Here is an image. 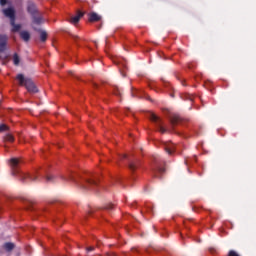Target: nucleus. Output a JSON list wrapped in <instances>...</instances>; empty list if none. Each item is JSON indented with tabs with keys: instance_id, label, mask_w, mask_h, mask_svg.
Instances as JSON below:
<instances>
[{
	"instance_id": "393cba45",
	"label": "nucleus",
	"mask_w": 256,
	"mask_h": 256,
	"mask_svg": "<svg viewBox=\"0 0 256 256\" xmlns=\"http://www.w3.org/2000/svg\"><path fill=\"white\" fill-rule=\"evenodd\" d=\"M114 95H121V90L118 87L114 88Z\"/></svg>"
},
{
	"instance_id": "c756f323",
	"label": "nucleus",
	"mask_w": 256,
	"mask_h": 256,
	"mask_svg": "<svg viewBox=\"0 0 256 256\" xmlns=\"http://www.w3.org/2000/svg\"><path fill=\"white\" fill-rule=\"evenodd\" d=\"M74 41H77V39H79V36H75V35H72Z\"/></svg>"
},
{
	"instance_id": "f8f14e48",
	"label": "nucleus",
	"mask_w": 256,
	"mask_h": 256,
	"mask_svg": "<svg viewBox=\"0 0 256 256\" xmlns=\"http://www.w3.org/2000/svg\"><path fill=\"white\" fill-rule=\"evenodd\" d=\"M27 11H28V13H30V15L37 14V6H35L34 3H30V4H28Z\"/></svg>"
},
{
	"instance_id": "a878e982",
	"label": "nucleus",
	"mask_w": 256,
	"mask_h": 256,
	"mask_svg": "<svg viewBox=\"0 0 256 256\" xmlns=\"http://www.w3.org/2000/svg\"><path fill=\"white\" fill-rule=\"evenodd\" d=\"M91 251H95V247L90 246V247H87V248H86V252H87V253H91Z\"/></svg>"
},
{
	"instance_id": "b1692460",
	"label": "nucleus",
	"mask_w": 256,
	"mask_h": 256,
	"mask_svg": "<svg viewBox=\"0 0 256 256\" xmlns=\"http://www.w3.org/2000/svg\"><path fill=\"white\" fill-rule=\"evenodd\" d=\"M113 208H114L113 204H107V205L104 207V209H105L106 211H111Z\"/></svg>"
},
{
	"instance_id": "ddd939ff",
	"label": "nucleus",
	"mask_w": 256,
	"mask_h": 256,
	"mask_svg": "<svg viewBox=\"0 0 256 256\" xmlns=\"http://www.w3.org/2000/svg\"><path fill=\"white\" fill-rule=\"evenodd\" d=\"M20 37L26 43L31 39V34L28 31H21Z\"/></svg>"
},
{
	"instance_id": "aec40b11",
	"label": "nucleus",
	"mask_w": 256,
	"mask_h": 256,
	"mask_svg": "<svg viewBox=\"0 0 256 256\" xmlns=\"http://www.w3.org/2000/svg\"><path fill=\"white\" fill-rule=\"evenodd\" d=\"M20 61H21V59L19 58V55L17 53H15L13 56L14 65H16V66L19 65Z\"/></svg>"
},
{
	"instance_id": "4be33fe9",
	"label": "nucleus",
	"mask_w": 256,
	"mask_h": 256,
	"mask_svg": "<svg viewBox=\"0 0 256 256\" xmlns=\"http://www.w3.org/2000/svg\"><path fill=\"white\" fill-rule=\"evenodd\" d=\"M182 99H186L188 101H193V96L191 94H184Z\"/></svg>"
},
{
	"instance_id": "5701e85b",
	"label": "nucleus",
	"mask_w": 256,
	"mask_h": 256,
	"mask_svg": "<svg viewBox=\"0 0 256 256\" xmlns=\"http://www.w3.org/2000/svg\"><path fill=\"white\" fill-rule=\"evenodd\" d=\"M53 179H55V176L54 175H47L46 176V181L47 183H51L53 181Z\"/></svg>"
},
{
	"instance_id": "0eeeda50",
	"label": "nucleus",
	"mask_w": 256,
	"mask_h": 256,
	"mask_svg": "<svg viewBox=\"0 0 256 256\" xmlns=\"http://www.w3.org/2000/svg\"><path fill=\"white\" fill-rule=\"evenodd\" d=\"M7 49V35H0V53Z\"/></svg>"
},
{
	"instance_id": "39448f33",
	"label": "nucleus",
	"mask_w": 256,
	"mask_h": 256,
	"mask_svg": "<svg viewBox=\"0 0 256 256\" xmlns=\"http://www.w3.org/2000/svg\"><path fill=\"white\" fill-rule=\"evenodd\" d=\"M3 14L5 15V17H8V19H10V23H12V25H13L14 21H15V9L14 8H6L3 10Z\"/></svg>"
},
{
	"instance_id": "72a5a7b5",
	"label": "nucleus",
	"mask_w": 256,
	"mask_h": 256,
	"mask_svg": "<svg viewBox=\"0 0 256 256\" xmlns=\"http://www.w3.org/2000/svg\"><path fill=\"white\" fill-rule=\"evenodd\" d=\"M189 69H193V67L191 65H189Z\"/></svg>"
},
{
	"instance_id": "7c9ffc66",
	"label": "nucleus",
	"mask_w": 256,
	"mask_h": 256,
	"mask_svg": "<svg viewBox=\"0 0 256 256\" xmlns=\"http://www.w3.org/2000/svg\"><path fill=\"white\" fill-rule=\"evenodd\" d=\"M106 256H117L115 253H108Z\"/></svg>"
},
{
	"instance_id": "473e14b6",
	"label": "nucleus",
	"mask_w": 256,
	"mask_h": 256,
	"mask_svg": "<svg viewBox=\"0 0 256 256\" xmlns=\"http://www.w3.org/2000/svg\"><path fill=\"white\" fill-rule=\"evenodd\" d=\"M123 159H127V155H124V156H123Z\"/></svg>"
},
{
	"instance_id": "9b49d317",
	"label": "nucleus",
	"mask_w": 256,
	"mask_h": 256,
	"mask_svg": "<svg viewBox=\"0 0 256 256\" xmlns=\"http://www.w3.org/2000/svg\"><path fill=\"white\" fill-rule=\"evenodd\" d=\"M88 18V21H90V23H95L97 21H101V16H99V14L95 13V12H91Z\"/></svg>"
},
{
	"instance_id": "c85d7f7f",
	"label": "nucleus",
	"mask_w": 256,
	"mask_h": 256,
	"mask_svg": "<svg viewBox=\"0 0 256 256\" xmlns=\"http://www.w3.org/2000/svg\"><path fill=\"white\" fill-rule=\"evenodd\" d=\"M137 90H134L133 88H132V92H131V96L132 97H137Z\"/></svg>"
},
{
	"instance_id": "6e6552de",
	"label": "nucleus",
	"mask_w": 256,
	"mask_h": 256,
	"mask_svg": "<svg viewBox=\"0 0 256 256\" xmlns=\"http://www.w3.org/2000/svg\"><path fill=\"white\" fill-rule=\"evenodd\" d=\"M164 149L168 155H173V153H175V144L168 142L165 144Z\"/></svg>"
},
{
	"instance_id": "dca6fc26",
	"label": "nucleus",
	"mask_w": 256,
	"mask_h": 256,
	"mask_svg": "<svg viewBox=\"0 0 256 256\" xmlns=\"http://www.w3.org/2000/svg\"><path fill=\"white\" fill-rule=\"evenodd\" d=\"M4 249L5 251H13L15 249V244L14 243H11V242H6L4 244Z\"/></svg>"
},
{
	"instance_id": "9d476101",
	"label": "nucleus",
	"mask_w": 256,
	"mask_h": 256,
	"mask_svg": "<svg viewBox=\"0 0 256 256\" xmlns=\"http://www.w3.org/2000/svg\"><path fill=\"white\" fill-rule=\"evenodd\" d=\"M182 119L181 116H179L178 114H173L170 116V123L172 125V127L174 125H179V123H181Z\"/></svg>"
},
{
	"instance_id": "f3484780",
	"label": "nucleus",
	"mask_w": 256,
	"mask_h": 256,
	"mask_svg": "<svg viewBox=\"0 0 256 256\" xmlns=\"http://www.w3.org/2000/svg\"><path fill=\"white\" fill-rule=\"evenodd\" d=\"M3 139L8 143H13V141H15V137L13 136V134H9V133L6 134Z\"/></svg>"
},
{
	"instance_id": "bb28decb",
	"label": "nucleus",
	"mask_w": 256,
	"mask_h": 256,
	"mask_svg": "<svg viewBox=\"0 0 256 256\" xmlns=\"http://www.w3.org/2000/svg\"><path fill=\"white\" fill-rule=\"evenodd\" d=\"M0 5L5 7V5H7V0H0Z\"/></svg>"
},
{
	"instance_id": "4468645a",
	"label": "nucleus",
	"mask_w": 256,
	"mask_h": 256,
	"mask_svg": "<svg viewBox=\"0 0 256 256\" xmlns=\"http://www.w3.org/2000/svg\"><path fill=\"white\" fill-rule=\"evenodd\" d=\"M128 167L130 171L134 172L136 169L139 168V161H130Z\"/></svg>"
},
{
	"instance_id": "f03ea898",
	"label": "nucleus",
	"mask_w": 256,
	"mask_h": 256,
	"mask_svg": "<svg viewBox=\"0 0 256 256\" xmlns=\"http://www.w3.org/2000/svg\"><path fill=\"white\" fill-rule=\"evenodd\" d=\"M10 165L12 167V175H17L21 181H37V176H33L31 174H25L23 172H20L18 166H19V159L17 158H12L10 160Z\"/></svg>"
},
{
	"instance_id": "a211bd4d",
	"label": "nucleus",
	"mask_w": 256,
	"mask_h": 256,
	"mask_svg": "<svg viewBox=\"0 0 256 256\" xmlns=\"http://www.w3.org/2000/svg\"><path fill=\"white\" fill-rule=\"evenodd\" d=\"M10 25L12 26V32L13 33H17L18 31L21 30L20 24H15V20H14V24L10 23Z\"/></svg>"
},
{
	"instance_id": "1a4fd4ad",
	"label": "nucleus",
	"mask_w": 256,
	"mask_h": 256,
	"mask_svg": "<svg viewBox=\"0 0 256 256\" xmlns=\"http://www.w3.org/2000/svg\"><path fill=\"white\" fill-rule=\"evenodd\" d=\"M83 15H85V13L78 11V14L76 16L70 18V23H72V25H77V23L81 21V17H83Z\"/></svg>"
},
{
	"instance_id": "2f4dec72",
	"label": "nucleus",
	"mask_w": 256,
	"mask_h": 256,
	"mask_svg": "<svg viewBox=\"0 0 256 256\" xmlns=\"http://www.w3.org/2000/svg\"><path fill=\"white\" fill-rule=\"evenodd\" d=\"M148 101H153L151 97L147 96Z\"/></svg>"
},
{
	"instance_id": "20e7f679",
	"label": "nucleus",
	"mask_w": 256,
	"mask_h": 256,
	"mask_svg": "<svg viewBox=\"0 0 256 256\" xmlns=\"http://www.w3.org/2000/svg\"><path fill=\"white\" fill-rule=\"evenodd\" d=\"M149 119L150 121L155 123V125L158 127L159 132H161L162 134L167 133V130L165 129V127H163V120H161L159 116L155 115L154 113H150Z\"/></svg>"
},
{
	"instance_id": "6ab92c4d",
	"label": "nucleus",
	"mask_w": 256,
	"mask_h": 256,
	"mask_svg": "<svg viewBox=\"0 0 256 256\" xmlns=\"http://www.w3.org/2000/svg\"><path fill=\"white\" fill-rule=\"evenodd\" d=\"M40 41H42V43H45V41H47V32L44 30L40 31Z\"/></svg>"
},
{
	"instance_id": "412c9836",
	"label": "nucleus",
	"mask_w": 256,
	"mask_h": 256,
	"mask_svg": "<svg viewBox=\"0 0 256 256\" xmlns=\"http://www.w3.org/2000/svg\"><path fill=\"white\" fill-rule=\"evenodd\" d=\"M6 131H9V126L6 124H0V133H5Z\"/></svg>"
},
{
	"instance_id": "2eb2a0df",
	"label": "nucleus",
	"mask_w": 256,
	"mask_h": 256,
	"mask_svg": "<svg viewBox=\"0 0 256 256\" xmlns=\"http://www.w3.org/2000/svg\"><path fill=\"white\" fill-rule=\"evenodd\" d=\"M32 19L35 25H41L43 23V18L37 14L32 15Z\"/></svg>"
},
{
	"instance_id": "cd10ccee",
	"label": "nucleus",
	"mask_w": 256,
	"mask_h": 256,
	"mask_svg": "<svg viewBox=\"0 0 256 256\" xmlns=\"http://www.w3.org/2000/svg\"><path fill=\"white\" fill-rule=\"evenodd\" d=\"M117 65H121L124 69H127V64H125V62H117Z\"/></svg>"
},
{
	"instance_id": "f704fd0d",
	"label": "nucleus",
	"mask_w": 256,
	"mask_h": 256,
	"mask_svg": "<svg viewBox=\"0 0 256 256\" xmlns=\"http://www.w3.org/2000/svg\"><path fill=\"white\" fill-rule=\"evenodd\" d=\"M70 74L73 75V71H70Z\"/></svg>"
},
{
	"instance_id": "f257e3e1",
	"label": "nucleus",
	"mask_w": 256,
	"mask_h": 256,
	"mask_svg": "<svg viewBox=\"0 0 256 256\" xmlns=\"http://www.w3.org/2000/svg\"><path fill=\"white\" fill-rule=\"evenodd\" d=\"M62 179L65 181H72L82 189L92 190L93 187H97V180H95V178H86L83 181H80L81 178L79 175L68 174V176L62 177Z\"/></svg>"
},
{
	"instance_id": "7ed1b4c3",
	"label": "nucleus",
	"mask_w": 256,
	"mask_h": 256,
	"mask_svg": "<svg viewBox=\"0 0 256 256\" xmlns=\"http://www.w3.org/2000/svg\"><path fill=\"white\" fill-rule=\"evenodd\" d=\"M16 79L19 81L20 87H25L28 93H39V89H37L35 82L31 78L25 77L23 74H18Z\"/></svg>"
},
{
	"instance_id": "423d86ee",
	"label": "nucleus",
	"mask_w": 256,
	"mask_h": 256,
	"mask_svg": "<svg viewBox=\"0 0 256 256\" xmlns=\"http://www.w3.org/2000/svg\"><path fill=\"white\" fill-rule=\"evenodd\" d=\"M153 173H165V168L161 167V160L155 158L154 165L152 168Z\"/></svg>"
}]
</instances>
